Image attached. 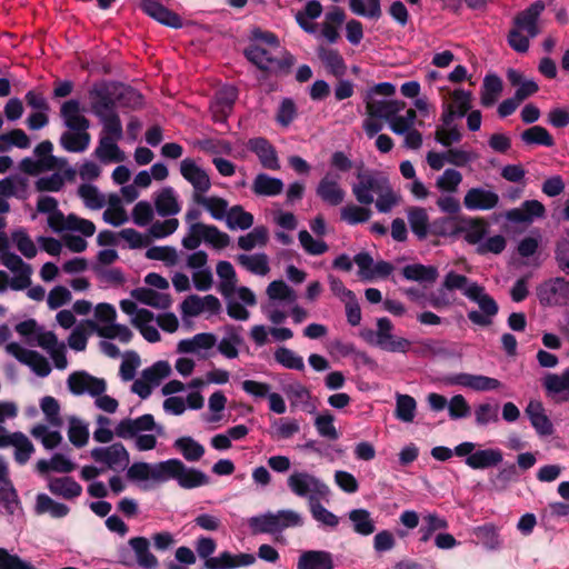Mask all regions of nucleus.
<instances>
[{
    "mask_svg": "<svg viewBox=\"0 0 569 569\" xmlns=\"http://www.w3.org/2000/svg\"><path fill=\"white\" fill-rule=\"evenodd\" d=\"M237 262L247 271L264 277L270 271L269 259L266 253L239 254L236 258Z\"/></svg>",
    "mask_w": 569,
    "mask_h": 569,
    "instance_id": "a18cd8bd",
    "label": "nucleus"
},
{
    "mask_svg": "<svg viewBox=\"0 0 569 569\" xmlns=\"http://www.w3.org/2000/svg\"><path fill=\"white\" fill-rule=\"evenodd\" d=\"M407 216L412 232L419 239H425L429 229V218L426 209L412 207L408 209Z\"/></svg>",
    "mask_w": 569,
    "mask_h": 569,
    "instance_id": "680f3d73",
    "label": "nucleus"
},
{
    "mask_svg": "<svg viewBox=\"0 0 569 569\" xmlns=\"http://www.w3.org/2000/svg\"><path fill=\"white\" fill-rule=\"evenodd\" d=\"M462 173L453 168L446 169L437 177L435 186L441 193H456L462 182Z\"/></svg>",
    "mask_w": 569,
    "mask_h": 569,
    "instance_id": "052dcab7",
    "label": "nucleus"
},
{
    "mask_svg": "<svg viewBox=\"0 0 569 569\" xmlns=\"http://www.w3.org/2000/svg\"><path fill=\"white\" fill-rule=\"evenodd\" d=\"M0 259L2 264L13 273L10 279V289L19 291L31 286L32 267L24 262L20 256L13 252H4Z\"/></svg>",
    "mask_w": 569,
    "mask_h": 569,
    "instance_id": "6ab92c4d",
    "label": "nucleus"
},
{
    "mask_svg": "<svg viewBox=\"0 0 569 569\" xmlns=\"http://www.w3.org/2000/svg\"><path fill=\"white\" fill-rule=\"evenodd\" d=\"M140 8L149 17L153 18L154 20L164 26L171 28L182 27L181 18L177 13L163 7L161 3L157 2L156 0H142L140 3Z\"/></svg>",
    "mask_w": 569,
    "mask_h": 569,
    "instance_id": "7c9ffc66",
    "label": "nucleus"
},
{
    "mask_svg": "<svg viewBox=\"0 0 569 569\" xmlns=\"http://www.w3.org/2000/svg\"><path fill=\"white\" fill-rule=\"evenodd\" d=\"M546 395L556 402L569 401V368L561 373H547L542 378Z\"/></svg>",
    "mask_w": 569,
    "mask_h": 569,
    "instance_id": "393cba45",
    "label": "nucleus"
},
{
    "mask_svg": "<svg viewBox=\"0 0 569 569\" xmlns=\"http://www.w3.org/2000/svg\"><path fill=\"white\" fill-rule=\"evenodd\" d=\"M297 569H333L332 555L326 550L302 551L297 561Z\"/></svg>",
    "mask_w": 569,
    "mask_h": 569,
    "instance_id": "c9c22d12",
    "label": "nucleus"
},
{
    "mask_svg": "<svg viewBox=\"0 0 569 569\" xmlns=\"http://www.w3.org/2000/svg\"><path fill=\"white\" fill-rule=\"evenodd\" d=\"M290 491L308 501V506L316 500L328 501L330 488L320 478L306 470H295L287 479Z\"/></svg>",
    "mask_w": 569,
    "mask_h": 569,
    "instance_id": "0eeeda50",
    "label": "nucleus"
},
{
    "mask_svg": "<svg viewBox=\"0 0 569 569\" xmlns=\"http://www.w3.org/2000/svg\"><path fill=\"white\" fill-rule=\"evenodd\" d=\"M537 297L543 306H568L569 280L557 277L542 282L537 287Z\"/></svg>",
    "mask_w": 569,
    "mask_h": 569,
    "instance_id": "2eb2a0df",
    "label": "nucleus"
},
{
    "mask_svg": "<svg viewBox=\"0 0 569 569\" xmlns=\"http://www.w3.org/2000/svg\"><path fill=\"white\" fill-rule=\"evenodd\" d=\"M91 458L113 471L126 470L130 463V455L126 447L116 442L107 447H97L91 450Z\"/></svg>",
    "mask_w": 569,
    "mask_h": 569,
    "instance_id": "dca6fc26",
    "label": "nucleus"
},
{
    "mask_svg": "<svg viewBox=\"0 0 569 569\" xmlns=\"http://www.w3.org/2000/svg\"><path fill=\"white\" fill-rule=\"evenodd\" d=\"M543 10L545 3L536 1L516 17L513 28L508 36V42L513 50L527 52L529 39L539 33L538 19Z\"/></svg>",
    "mask_w": 569,
    "mask_h": 569,
    "instance_id": "423d86ee",
    "label": "nucleus"
},
{
    "mask_svg": "<svg viewBox=\"0 0 569 569\" xmlns=\"http://www.w3.org/2000/svg\"><path fill=\"white\" fill-rule=\"evenodd\" d=\"M455 119H451V112L448 111L446 114H441L440 124L437 126L435 131V139L443 147H450L461 140L462 133L460 129L453 123Z\"/></svg>",
    "mask_w": 569,
    "mask_h": 569,
    "instance_id": "f704fd0d",
    "label": "nucleus"
},
{
    "mask_svg": "<svg viewBox=\"0 0 569 569\" xmlns=\"http://www.w3.org/2000/svg\"><path fill=\"white\" fill-rule=\"evenodd\" d=\"M353 531L361 536H370L376 531V522L367 509H352L348 513Z\"/></svg>",
    "mask_w": 569,
    "mask_h": 569,
    "instance_id": "09e8293b",
    "label": "nucleus"
},
{
    "mask_svg": "<svg viewBox=\"0 0 569 569\" xmlns=\"http://www.w3.org/2000/svg\"><path fill=\"white\" fill-rule=\"evenodd\" d=\"M159 478L163 482L176 480L183 489H194L207 486L210 481L209 477L201 470L186 466L179 459H168L161 461Z\"/></svg>",
    "mask_w": 569,
    "mask_h": 569,
    "instance_id": "1a4fd4ad",
    "label": "nucleus"
},
{
    "mask_svg": "<svg viewBox=\"0 0 569 569\" xmlns=\"http://www.w3.org/2000/svg\"><path fill=\"white\" fill-rule=\"evenodd\" d=\"M66 159L47 157L41 159L26 158L20 162V169L29 174H39L44 171L62 169Z\"/></svg>",
    "mask_w": 569,
    "mask_h": 569,
    "instance_id": "a19ab883",
    "label": "nucleus"
},
{
    "mask_svg": "<svg viewBox=\"0 0 569 569\" xmlns=\"http://www.w3.org/2000/svg\"><path fill=\"white\" fill-rule=\"evenodd\" d=\"M10 239L18 251L27 259H33L37 256L38 248L24 229L13 230Z\"/></svg>",
    "mask_w": 569,
    "mask_h": 569,
    "instance_id": "338daca9",
    "label": "nucleus"
},
{
    "mask_svg": "<svg viewBox=\"0 0 569 569\" xmlns=\"http://www.w3.org/2000/svg\"><path fill=\"white\" fill-rule=\"evenodd\" d=\"M68 387L74 395L88 393L94 397L106 391L107 382L104 379L93 377L86 371H77L69 376Z\"/></svg>",
    "mask_w": 569,
    "mask_h": 569,
    "instance_id": "412c9836",
    "label": "nucleus"
},
{
    "mask_svg": "<svg viewBox=\"0 0 569 569\" xmlns=\"http://www.w3.org/2000/svg\"><path fill=\"white\" fill-rule=\"evenodd\" d=\"M252 190L259 196H277L283 190V182L278 178L260 173L253 180Z\"/></svg>",
    "mask_w": 569,
    "mask_h": 569,
    "instance_id": "6e6d98bb",
    "label": "nucleus"
},
{
    "mask_svg": "<svg viewBox=\"0 0 569 569\" xmlns=\"http://www.w3.org/2000/svg\"><path fill=\"white\" fill-rule=\"evenodd\" d=\"M120 308L130 316L131 325L140 331L147 341L158 342L160 340L153 312L147 309H139L134 301L128 299L120 301Z\"/></svg>",
    "mask_w": 569,
    "mask_h": 569,
    "instance_id": "ddd939ff",
    "label": "nucleus"
},
{
    "mask_svg": "<svg viewBox=\"0 0 569 569\" xmlns=\"http://www.w3.org/2000/svg\"><path fill=\"white\" fill-rule=\"evenodd\" d=\"M450 102L442 104V113L451 112V119L462 118L472 107V93L465 89H455L450 92Z\"/></svg>",
    "mask_w": 569,
    "mask_h": 569,
    "instance_id": "2f4dec72",
    "label": "nucleus"
},
{
    "mask_svg": "<svg viewBox=\"0 0 569 569\" xmlns=\"http://www.w3.org/2000/svg\"><path fill=\"white\" fill-rule=\"evenodd\" d=\"M546 216L545 206L538 200H526L519 208L507 211L506 218L511 222L531 223Z\"/></svg>",
    "mask_w": 569,
    "mask_h": 569,
    "instance_id": "c756f323",
    "label": "nucleus"
},
{
    "mask_svg": "<svg viewBox=\"0 0 569 569\" xmlns=\"http://www.w3.org/2000/svg\"><path fill=\"white\" fill-rule=\"evenodd\" d=\"M477 445L465 441L455 447V455L465 458V463L475 470L495 468L503 460V453L498 448L477 449Z\"/></svg>",
    "mask_w": 569,
    "mask_h": 569,
    "instance_id": "9b49d317",
    "label": "nucleus"
},
{
    "mask_svg": "<svg viewBox=\"0 0 569 569\" xmlns=\"http://www.w3.org/2000/svg\"><path fill=\"white\" fill-rule=\"evenodd\" d=\"M248 148L257 154L260 163L266 169L278 170L280 168L279 160L274 148L263 138H254L249 140Z\"/></svg>",
    "mask_w": 569,
    "mask_h": 569,
    "instance_id": "e433bc0d",
    "label": "nucleus"
},
{
    "mask_svg": "<svg viewBox=\"0 0 569 569\" xmlns=\"http://www.w3.org/2000/svg\"><path fill=\"white\" fill-rule=\"evenodd\" d=\"M526 413L539 436L547 437L553 433L552 422L540 401L531 400L526 408Z\"/></svg>",
    "mask_w": 569,
    "mask_h": 569,
    "instance_id": "72a5a7b5",
    "label": "nucleus"
},
{
    "mask_svg": "<svg viewBox=\"0 0 569 569\" xmlns=\"http://www.w3.org/2000/svg\"><path fill=\"white\" fill-rule=\"evenodd\" d=\"M284 392L290 400V403L292 407H299L305 410L309 409L311 407L310 400H311V393L307 387H305L302 383L296 381L292 383H289L284 388Z\"/></svg>",
    "mask_w": 569,
    "mask_h": 569,
    "instance_id": "69168bd1",
    "label": "nucleus"
},
{
    "mask_svg": "<svg viewBox=\"0 0 569 569\" xmlns=\"http://www.w3.org/2000/svg\"><path fill=\"white\" fill-rule=\"evenodd\" d=\"M154 209L160 217L174 218L181 210V202L172 187H163L152 196Z\"/></svg>",
    "mask_w": 569,
    "mask_h": 569,
    "instance_id": "bb28decb",
    "label": "nucleus"
},
{
    "mask_svg": "<svg viewBox=\"0 0 569 569\" xmlns=\"http://www.w3.org/2000/svg\"><path fill=\"white\" fill-rule=\"evenodd\" d=\"M452 291H460L467 299L478 305L479 311L468 312V319L472 323L481 327L492 323V319L499 310L495 299L487 293L483 286L452 270L443 277L438 292L429 295L428 303L437 310L447 309L453 302L450 296Z\"/></svg>",
    "mask_w": 569,
    "mask_h": 569,
    "instance_id": "f257e3e1",
    "label": "nucleus"
},
{
    "mask_svg": "<svg viewBox=\"0 0 569 569\" xmlns=\"http://www.w3.org/2000/svg\"><path fill=\"white\" fill-rule=\"evenodd\" d=\"M221 303L219 299L212 295L199 297L196 295L188 296L180 305L182 319L206 316L207 318L219 313Z\"/></svg>",
    "mask_w": 569,
    "mask_h": 569,
    "instance_id": "a211bd4d",
    "label": "nucleus"
},
{
    "mask_svg": "<svg viewBox=\"0 0 569 569\" xmlns=\"http://www.w3.org/2000/svg\"><path fill=\"white\" fill-rule=\"evenodd\" d=\"M507 78L510 84L517 88L515 97L518 98L521 102L533 96L539 90V87L535 80L525 78L523 74L518 70L509 69L507 72Z\"/></svg>",
    "mask_w": 569,
    "mask_h": 569,
    "instance_id": "c03bdc74",
    "label": "nucleus"
},
{
    "mask_svg": "<svg viewBox=\"0 0 569 569\" xmlns=\"http://www.w3.org/2000/svg\"><path fill=\"white\" fill-rule=\"evenodd\" d=\"M269 231L264 226H258L250 232L238 238V247L244 251H250L254 248H262L268 243Z\"/></svg>",
    "mask_w": 569,
    "mask_h": 569,
    "instance_id": "864d4df0",
    "label": "nucleus"
},
{
    "mask_svg": "<svg viewBox=\"0 0 569 569\" xmlns=\"http://www.w3.org/2000/svg\"><path fill=\"white\" fill-rule=\"evenodd\" d=\"M463 233V238L468 243L480 244L486 234V223L481 219H465L458 228Z\"/></svg>",
    "mask_w": 569,
    "mask_h": 569,
    "instance_id": "5fc2aeb1",
    "label": "nucleus"
},
{
    "mask_svg": "<svg viewBox=\"0 0 569 569\" xmlns=\"http://www.w3.org/2000/svg\"><path fill=\"white\" fill-rule=\"evenodd\" d=\"M217 342L218 339L213 333L201 332L191 338L180 340L177 345V351L179 353L194 355L199 359H207Z\"/></svg>",
    "mask_w": 569,
    "mask_h": 569,
    "instance_id": "4be33fe9",
    "label": "nucleus"
},
{
    "mask_svg": "<svg viewBox=\"0 0 569 569\" xmlns=\"http://www.w3.org/2000/svg\"><path fill=\"white\" fill-rule=\"evenodd\" d=\"M7 351L14 356L19 361L29 366L33 372L40 377H46L50 373L51 368L48 360L40 353L27 350L19 343L11 342L7 346Z\"/></svg>",
    "mask_w": 569,
    "mask_h": 569,
    "instance_id": "b1692460",
    "label": "nucleus"
},
{
    "mask_svg": "<svg viewBox=\"0 0 569 569\" xmlns=\"http://www.w3.org/2000/svg\"><path fill=\"white\" fill-rule=\"evenodd\" d=\"M267 301L261 311L273 325L282 323L290 315L295 323H301L308 318V311L297 303L296 291L283 280L270 282L266 289Z\"/></svg>",
    "mask_w": 569,
    "mask_h": 569,
    "instance_id": "f03ea898",
    "label": "nucleus"
},
{
    "mask_svg": "<svg viewBox=\"0 0 569 569\" xmlns=\"http://www.w3.org/2000/svg\"><path fill=\"white\" fill-rule=\"evenodd\" d=\"M499 194L483 187L470 188L463 196V206L469 211H489L499 203Z\"/></svg>",
    "mask_w": 569,
    "mask_h": 569,
    "instance_id": "5701e85b",
    "label": "nucleus"
},
{
    "mask_svg": "<svg viewBox=\"0 0 569 569\" xmlns=\"http://www.w3.org/2000/svg\"><path fill=\"white\" fill-rule=\"evenodd\" d=\"M276 533L282 532L288 528L302 527L305 523L303 516L292 509H282L273 512Z\"/></svg>",
    "mask_w": 569,
    "mask_h": 569,
    "instance_id": "e2e57ef3",
    "label": "nucleus"
},
{
    "mask_svg": "<svg viewBox=\"0 0 569 569\" xmlns=\"http://www.w3.org/2000/svg\"><path fill=\"white\" fill-rule=\"evenodd\" d=\"M173 447L182 455L187 461H198L204 455V447L191 437L178 438L174 441Z\"/></svg>",
    "mask_w": 569,
    "mask_h": 569,
    "instance_id": "13d9d810",
    "label": "nucleus"
},
{
    "mask_svg": "<svg viewBox=\"0 0 569 569\" xmlns=\"http://www.w3.org/2000/svg\"><path fill=\"white\" fill-rule=\"evenodd\" d=\"M180 173L193 188V201L207 193L211 188V180L207 171L190 158L183 159L180 162Z\"/></svg>",
    "mask_w": 569,
    "mask_h": 569,
    "instance_id": "aec40b11",
    "label": "nucleus"
},
{
    "mask_svg": "<svg viewBox=\"0 0 569 569\" xmlns=\"http://www.w3.org/2000/svg\"><path fill=\"white\" fill-rule=\"evenodd\" d=\"M161 462L151 465L148 462H134L127 468V477L131 481H148L152 480L156 482H163L162 478H159L158 475L160 471Z\"/></svg>",
    "mask_w": 569,
    "mask_h": 569,
    "instance_id": "79ce46f5",
    "label": "nucleus"
},
{
    "mask_svg": "<svg viewBox=\"0 0 569 569\" xmlns=\"http://www.w3.org/2000/svg\"><path fill=\"white\" fill-rule=\"evenodd\" d=\"M247 59L261 70L276 71L293 63L292 56L280 49L251 43L246 50Z\"/></svg>",
    "mask_w": 569,
    "mask_h": 569,
    "instance_id": "f8f14e48",
    "label": "nucleus"
},
{
    "mask_svg": "<svg viewBox=\"0 0 569 569\" xmlns=\"http://www.w3.org/2000/svg\"><path fill=\"white\" fill-rule=\"evenodd\" d=\"M94 113L100 119L102 132L100 137L121 140L123 136L122 124L113 108L104 103L94 108Z\"/></svg>",
    "mask_w": 569,
    "mask_h": 569,
    "instance_id": "cd10ccee",
    "label": "nucleus"
},
{
    "mask_svg": "<svg viewBox=\"0 0 569 569\" xmlns=\"http://www.w3.org/2000/svg\"><path fill=\"white\" fill-rule=\"evenodd\" d=\"M131 296L139 302L158 309H167L172 300L168 292L156 291L152 288H137Z\"/></svg>",
    "mask_w": 569,
    "mask_h": 569,
    "instance_id": "ea45409f",
    "label": "nucleus"
},
{
    "mask_svg": "<svg viewBox=\"0 0 569 569\" xmlns=\"http://www.w3.org/2000/svg\"><path fill=\"white\" fill-rule=\"evenodd\" d=\"M315 427L320 437L330 441H336L340 437V433L335 426V417L329 411H323L317 415L315 418Z\"/></svg>",
    "mask_w": 569,
    "mask_h": 569,
    "instance_id": "774afa93",
    "label": "nucleus"
},
{
    "mask_svg": "<svg viewBox=\"0 0 569 569\" xmlns=\"http://www.w3.org/2000/svg\"><path fill=\"white\" fill-rule=\"evenodd\" d=\"M473 535L478 541L488 550H498L502 546L498 528L491 523L476 527Z\"/></svg>",
    "mask_w": 569,
    "mask_h": 569,
    "instance_id": "4d7b16f0",
    "label": "nucleus"
},
{
    "mask_svg": "<svg viewBox=\"0 0 569 569\" xmlns=\"http://www.w3.org/2000/svg\"><path fill=\"white\" fill-rule=\"evenodd\" d=\"M442 381L447 386H459L476 392L495 391L502 387V382L496 378L466 372L447 376Z\"/></svg>",
    "mask_w": 569,
    "mask_h": 569,
    "instance_id": "f3484780",
    "label": "nucleus"
},
{
    "mask_svg": "<svg viewBox=\"0 0 569 569\" xmlns=\"http://www.w3.org/2000/svg\"><path fill=\"white\" fill-rule=\"evenodd\" d=\"M256 562L253 553H231L223 551L213 558H209L204 566L208 569H238L252 566Z\"/></svg>",
    "mask_w": 569,
    "mask_h": 569,
    "instance_id": "a878e982",
    "label": "nucleus"
},
{
    "mask_svg": "<svg viewBox=\"0 0 569 569\" xmlns=\"http://www.w3.org/2000/svg\"><path fill=\"white\" fill-rule=\"evenodd\" d=\"M217 276L220 279V291L229 297L237 286V273L233 266L229 261H219L217 263Z\"/></svg>",
    "mask_w": 569,
    "mask_h": 569,
    "instance_id": "bf43d9fd",
    "label": "nucleus"
},
{
    "mask_svg": "<svg viewBox=\"0 0 569 569\" xmlns=\"http://www.w3.org/2000/svg\"><path fill=\"white\" fill-rule=\"evenodd\" d=\"M129 546L134 552L137 563L146 569H156L159 565L157 557L150 551L149 540L144 537H133Z\"/></svg>",
    "mask_w": 569,
    "mask_h": 569,
    "instance_id": "58836bf2",
    "label": "nucleus"
},
{
    "mask_svg": "<svg viewBox=\"0 0 569 569\" xmlns=\"http://www.w3.org/2000/svg\"><path fill=\"white\" fill-rule=\"evenodd\" d=\"M163 428L157 426L152 415L146 413L136 419H122L116 425V435L122 439L134 438V447L139 451L152 450L157 446V436Z\"/></svg>",
    "mask_w": 569,
    "mask_h": 569,
    "instance_id": "7ed1b4c3",
    "label": "nucleus"
},
{
    "mask_svg": "<svg viewBox=\"0 0 569 569\" xmlns=\"http://www.w3.org/2000/svg\"><path fill=\"white\" fill-rule=\"evenodd\" d=\"M224 221L231 230H247L253 224V216L242 207L234 206L228 210Z\"/></svg>",
    "mask_w": 569,
    "mask_h": 569,
    "instance_id": "0e129e2a",
    "label": "nucleus"
},
{
    "mask_svg": "<svg viewBox=\"0 0 569 569\" xmlns=\"http://www.w3.org/2000/svg\"><path fill=\"white\" fill-rule=\"evenodd\" d=\"M387 178L377 172H359L358 182L352 186V192L361 204H371L375 196L389 186Z\"/></svg>",
    "mask_w": 569,
    "mask_h": 569,
    "instance_id": "4468645a",
    "label": "nucleus"
},
{
    "mask_svg": "<svg viewBox=\"0 0 569 569\" xmlns=\"http://www.w3.org/2000/svg\"><path fill=\"white\" fill-rule=\"evenodd\" d=\"M340 177L335 173H327L317 187V194L322 201L330 206H339L343 202L346 192L341 188Z\"/></svg>",
    "mask_w": 569,
    "mask_h": 569,
    "instance_id": "c85d7f7f",
    "label": "nucleus"
},
{
    "mask_svg": "<svg viewBox=\"0 0 569 569\" xmlns=\"http://www.w3.org/2000/svg\"><path fill=\"white\" fill-rule=\"evenodd\" d=\"M53 173L49 176H43L38 179L37 181V189L40 191H58L60 190L64 181H71L74 179L77 171L72 167L68 164L66 161V164L62 167V169H54Z\"/></svg>",
    "mask_w": 569,
    "mask_h": 569,
    "instance_id": "473e14b6",
    "label": "nucleus"
},
{
    "mask_svg": "<svg viewBox=\"0 0 569 569\" xmlns=\"http://www.w3.org/2000/svg\"><path fill=\"white\" fill-rule=\"evenodd\" d=\"M91 137L88 130H71L63 132L60 137L61 147L69 151L80 153L88 149Z\"/></svg>",
    "mask_w": 569,
    "mask_h": 569,
    "instance_id": "37998d69",
    "label": "nucleus"
},
{
    "mask_svg": "<svg viewBox=\"0 0 569 569\" xmlns=\"http://www.w3.org/2000/svg\"><path fill=\"white\" fill-rule=\"evenodd\" d=\"M392 332V322L388 318H379L376 330L363 329L360 335L369 345L382 350L406 353L410 348V341L402 337H396Z\"/></svg>",
    "mask_w": 569,
    "mask_h": 569,
    "instance_id": "9d476101",
    "label": "nucleus"
},
{
    "mask_svg": "<svg viewBox=\"0 0 569 569\" xmlns=\"http://www.w3.org/2000/svg\"><path fill=\"white\" fill-rule=\"evenodd\" d=\"M395 93L396 87L390 82H381L370 88L365 97L367 114L377 116L388 121L393 113L403 110L406 104L400 100L378 98V96L391 97Z\"/></svg>",
    "mask_w": 569,
    "mask_h": 569,
    "instance_id": "6e6552de",
    "label": "nucleus"
},
{
    "mask_svg": "<svg viewBox=\"0 0 569 569\" xmlns=\"http://www.w3.org/2000/svg\"><path fill=\"white\" fill-rule=\"evenodd\" d=\"M64 126L71 130H88L89 120L83 116L79 101L68 100L61 107Z\"/></svg>",
    "mask_w": 569,
    "mask_h": 569,
    "instance_id": "4c0bfd02",
    "label": "nucleus"
},
{
    "mask_svg": "<svg viewBox=\"0 0 569 569\" xmlns=\"http://www.w3.org/2000/svg\"><path fill=\"white\" fill-rule=\"evenodd\" d=\"M118 141L117 139L100 137L99 144L94 150L96 157L103 163L123 161L126 157L118 147Z\"/></svg>",
    "mask_w": 569,
    "mask_h": 569,
    "instance_id": "49530a36",
    "label": "nucleus"
},
{
    "mask_svg": "<svg viewBox=\"0 0 569 569\" xmlns=\"http://www.w3.org/2000/svg\"><path fill=\"white\" fill-rule=\"evenodd\" d=\"M34 511L37 515L49 513L52 518H63L69 513V507L54 501L46 493H39L36 498Z\"/></svg>",
    "mask_w": 569,
    "mask_h": 569,
    "instance_id": "8fccbe9b",
    "label": "nucleus"
},
{
    "mask_svg": "<svg viewBox=\"0 0 569 569\" xmlns=\"http://www.w3.org/2000/svg\"><path fill=\"white\" fill-rule=\"evenodd\" d=\"M90 331L104 339H116L121 343H129L133 332L126 326L117 322L116 308L107 302L98 303L93 308V318L84 320Z\"/></svg>",
    "mask_w": 569,
    "mask_h": 569,
    "instance_id": "20e7f679",
    "label": "nucleus"
},
{
    "mask_svg": "<svg viewBox=\"0 0 569 569\" xmlns=\"http://www.w3.org/2000/svg\"><path fill=\"white\" fill-rule=\"evenodd\" d=\"M49 490L64 499H74L82 492L81 486L70 477L53 478L48 483Z\"/></svg>",
    "mask_w": 569,
    "mask_h": 569,
    "instance_id": "de8ad7c7",
    "label": "nucleus"
},
{
    "mask_svg": "<svg viewBox=\"0 0 569 569\" xmlns=\"http://www.w3.org/2000/svg\"><path fill=\"white\" fill-rule=\"evenodd\" d=\"M402 274L407 280L432 283L437 280L439 273L433 266L413 263L406 266L402 269Z\"/></svg>",
    "mask_w": 569,
    "mask_h": 569,
    "instance_id": "603ef678",
    "label": "nucleus"
},
{
    "mask_svg": "<svg viewBox=\"0 0 569 569\" xmlns=\"http://www.w3.org/2000/svg\"><path fill=\"white\" fill-rule=\"evenodd\" d=\"M58 203L52 197H41L38 200L37 209L41 213H47L48 224L56 232L77 231L84 237H91L96 232V226L92 221L80 218L73 213L64 217L57 208Z\"/></svg>",
    "mask_w": 569,
    "mask_h": 569,
    "instance_id": "39448f33",
    "label": "nucleus"
},
{
    "mask_svg": "<svg viewBox=\"0 0 569 569\" xmlns=\"http://www.w3.org/2000/svg\"><path fill=\"white\" fill-rule=\"evenodd\" d=\"M502 81L496 74H487L480 92V102L483 107L493 106L502 92Z\"/></svg>",
    "mask_w": 569,
    "mask_h": 569,
    "instance_id": "3c124183",
    "label": "nucleus"
}]
</instances>
